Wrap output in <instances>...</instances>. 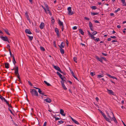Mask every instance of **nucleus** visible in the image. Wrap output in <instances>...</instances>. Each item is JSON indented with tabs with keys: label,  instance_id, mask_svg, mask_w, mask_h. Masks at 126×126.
Masks as SVG:
<instances>
[{
	"label": "nucleus",
	"instance_id": "obj_45",
	"mask_svg": "<svg viewBox=\"0 0 126 126\" xmlns=\"http://www.w3.org/2000/svg\"><path fill=\"white\" fill-rule=\"evenodd\" d=\"M95 40H96L97 42H98V41H100V40L99 39V38H97L96 39H95L94 38V39Z\"/></svg>",
	"mask_w": 126,
	"mask_h": 126
},
{
	"label": "nucleus",
	"instance_id": "obj_2",
	"mask_svg": "<svg viewBox=\"0 0 126 126\" xmlns=\"http://www.w3.org/2000/svg\"><path fill=\"white\" fill-rule=\"evenodd\" d=\"M87 32L88 33V35L91 37L92 39H94L95 38L94 36V35H96L97 34V32L96 31H94L92 33V34H91L90 32L89 31H87Z\"/></svg>",
	"mask_w": 126,
	"mask_h": 126
},
{
	"label": "nucleus",
	"instance_id": "obj_42",
	"mask_svg": "<svg viewBox=\"0 0 126 126\" xmlns=\"http://www.w3.org/2000/svg\"><path fill=\"white\" fill-rule=\"evenodd\" d=\"M123 5L124 6H126V3L125 2V1H124L122 2Z\"/></svg>",
	"mask_w": 126,
	"mask_h": 126
},
{
	"label": "nucleus",
	"instance_id": "obj_21",
	"mask_svg": "<svg viewBox=\"0 0 126 126\" xmlns=\"http://www.w3.org/2000/svg\"><path fill=\"white\" fill-rule=\"evenodd\" d=\"M52 66L53 68L57 71H58L60 68V67L54 65H53Z\"/></svg>",
	"mask_w": 126,
	"mask_h": 126
},
{
	"label": "nucleus",
	"instance_id": "obj_57",
	"mask_svg": "<svg viewBox=\"0 0 126 126\" xmlns=\"http://www.w3.org/2000/svg\"><path fill=\"white\" fill-rule=\"evenodd\" d=\"M8 109L10 111V112L12 113V114H13L12 111V110L10 109L9 108H8Z\"/></svg>",
	"mask_w": 126,
	"mask_h": 126
},
{
	"label": "nucleus",
	"instance_id": "obj_54",
	"mask_svg": "<svg viewBox=\"0 0 126 126\" xmlns=\"http://www.w3.org/2000/svg\"><path fill=\"white\" fill-rule=\"evenodd\" d=\"M28 83L31 86H32V84L31 83V82L29 81H28Z\"/></svg>",
	"mask_w": 126,
	"mask_h": 126
},
{
	"label": "nucleus",
	"instance_id": "obj_49",
	"mask_svg": "<svg viewBox=\"0 0 126 126\" xmlns=\"http://www.w3.org/2000/svg\"><path fill=\"white\" fill-rule=\"evenodd\" d=\"M7 105H8V106L9 107H10V108H13L12 106L11 105H10L9 104V103H8V104H7Z\"/></svg>",
	"mask_w": 126,
	"mask_h": 126
},
{
	"label": "nucleus",
	"instance_id": "obj_5",
	"mask_svg": "<svg viewBox=\"0 0 126 126\" xmlns=\"http://www.w3.org/2000/svg\"><path fill=\"white\" fill-rule=\"evenodd\" d=\"M0 37L1 39L3 41H6L8 42L9 43H10V42L8 40V38L7 36H0Z\"/></svg>",
	"mask_w": 126,
	"mask_h": 126
},
{
	"label": "nucleus",
	"instance_id": "obj_59",
	"mask_svg": "<svg viewBox=\"0 0 126 126\" xmlns=\"http://www.w3.org/2000/svg\"><path fill=\"white\" fill-rule=\"evenodd\" d=\"M59 71V72H60L61 73H63V72L61 70L60 68L59 69V70L58 71Z\"/></svg>",
	"mask_w": 126,
	"mask_h": 126
},
{
	"label": "nucleus",
	"instance_id": "obj_7",
	"mask_svg": "<svg viewBox=\"0 0 126 126\" xmlns=\"http://www.w3.org/2000/svg\"><path fill=\"white\" fill-rule=\"evenodd\" d=\"M25 16L27 18V19L28 20L29 22H30L31 21V20L29 17V15L28 14V12L27 11H26L25 13Z\"/></svg>",
	"mask_w": 126,
	"mask_h": 126
},
{
	"label": "nucleus",
	"instance_id": "obj_11",
	"mask_svg": "<svg viewBox=\"0 0 126 126\" xmlns=\"http://www.w3.org/2000/svg\"><path fill=\"white\" fill-rule=\"evenodd\" d=\"M44 100L45 101H46L48 103H50L51 101V99L48 97L47 98L45 99Z\"/></svg>",
	"mask_w": 126,
	"mask_h": 126
},
{
	"label": "nucleus",
	"instance_id": "obj_52",
	"mask_svg": "<svg viewBox=\"0 0 126 126\" xmlns=\"http://www.w3.org/2000/svg\"><path fill=\"white\" fill-rule=\"evenodd\" d=\"M84 19L87 20H90V19L89 18L86 17H84Z\"/></svg>",
	"mask_w": 126,
	"mask_h": 126
},
{
	"label": "nucleus",
	"instance_id": "obj_15",
	"mask_svg": "<svg viewBox=\"0 0 126 126\" xmlns=\"http://www.w3.org/2000/svg\"><path fill=\"white\" fill-rule=\"evenodd\" d=\"M25 32L26 33L28 34H31L32 33L30 31V30L29 29H26L25 30Z\"/></svg>",
	"mask_w": 126,
	"mask_h": 126
},
{
	"label": "nucleus",
	"instance_id": "obj_23",
	"mask_svg": "<svg viewBox=\"0 0 126 126\" xmlns=\"http://www.w3.org/2000/svg\"><path fill=\"white\" fill-rule=\"evenodd\" d=\"M4 30L5 33L8 35H10V34L8 32V30L7 29H4Z\"/></svg>",
	"mask_w": 126,
	"mask_h": 126
},
{
	"label": "nucleus",
	"instance_id": "obj_1",
	"mask_svg": "<svg viewBox=\"0 0 126 126\" xmlns=\"http://www.w3.org/2000/svg\"><path fill=\"white\" fill-rule=\"evenodd\" d=\"M30 93L32 96H38V94L37 92L34 89H31Z\"/></svg>",
	"mask_w": 126,
	"mask_h": 126
},
{
	"label": "nucleus",
	"instance_id": "obj_13",
	"mask_svg": "<svg viewBox=\"0 0 126 126\" xmlns=\"http://www.w3.org/2000/svg\"><path fill=\"white\" fill-rule=\"evenodd\" d=\"M65 44L63 42H62L60 45H59L60 48H62L64 47Z\"/></svg>",
	"mask_w": 126,
	"mask_h": 126
},
{
	"label": "nucleus",
	"instance_id": "obj_43",
	"mask_svg": "<svg viewBox=\"0 0 126 126\" xmlns=\"http://www.w3.org/2000/svg\"><path fill=\"white\" fill-rule=\"evenodd\" d=\"M47 11H48V13H48V14L50 16H51L52 15V14H51V13L50 11L49 10V9H47Z\"/></svg>",
	"mask_w": 126,
	"mask_h": 126
},
{
	"label": "nucleus",
	"instance_id": "obj_62",
	"mask_svg": "<svg viewBox=\"0 0 126 126\" xmlns=\"http://www.w3.org/2000/svg\"><path fill=\"white\" fill-rule=\"evenodd\" d=\"M47 124V122H45L44 123L43 126H46Z\"/></svg>",
	"mask_w": 126,
	"mask_h": 126
},
{
	"label": "nucleus",
	"instance_id": "obj_14",
	"mask_svg": "<svg viewBox=\"0 0 126 126\" xmlns=\"http://www.w3.org/2000/svg\"><path fill=\"white\" fill-rule=\"evenodd\" d=\"M45 26L44 23L42 22L41 23L39 26V27L41 29L44 28Z\"/></svg>",
	"mask_w": 126,
	"mask_h": 126
},
{
	"label": "nucleus",
	"instance_id": "obj_44",
	"mask_svg": "<svg viewBox=\"0 0 126 126\" xmlns=\"http://www.w3.org/2000/svg\"><path fill=\"white\" fill-rule=\"evenodd\" d=\"M13 62L15 66V64L16 63V62L15 61V59L13 60Z\"/></svg>",
	"mask_w": 126,
	"mask_h": 126
},
{
	"label": "nucleus",
	"instance_id": "obj_28",
	"mask_svg": "<svg viewBox=\"0 0 126 126\" xmlns=\"http://www.w3.org/2000/svg\"><path fill=\"white\" fill-rule=\"evenodd\" d=\"M44 82L48 86H51V85L50 84H49V83H48L46 81H44Z\"/></svg>",
	"mask_w": 126,
	"mask_h": 126
},
{
	"label": "nucleus",
	"instance_id": "obj_32",
	"mask_svg": "<svg viewBox=\"0 0 126 126\" xmlns=\"http://www.w3.org/2000/svg\"><path fill=\"white\" fill-rule=\"evenodd\" d=\"M104 76V75L103 74L98 75H97V78H99Z\"/></svg>",
	"mask_w": 126,
	"mask_h": 126
},
{
	"label": "nucleus",
	"instance_id": "obj_61",
	"mask_svg": "<svg viewBox=\"0 0 126 126\" xmlns=\"http://www.w3.org/2000/svg\"><path fill=\"white\" fill-rule=\"evenodd\" d=\"M90 30L92 31H94V30H93V27H90Z\"/></svg>",
	"mask_w": 126,
	"mask_h": 126
},
{
	"label": "nucleus",
	"instance_id": "obj_17",
	"mask_svg": "<svg viewBox=\"0 0 126 126\" xmlns=\"http://www.w3.org/2000/svg\"><path fill=\"white\" fill-rule=\"evenodd\" d=\"M58 24L60 26H64L63 22L61 21L59 19H58Z\"/></svg>",
	"mask_w": 126,
	"mask_h": 126
},
{
	"label": "nucleus",
	"instance_id": "obj_55",
	"mask_svg": "<svg viewBox=\"0 0 126 126\" xmlns=\"http://www.w3.org/2000/svg\"><path fill=\"white\" fill-rule=\"evenodd\" d=\"M77 27L76 26H75L73 27V29L74 30H76L77 29Z\"/></svg>",
	"mask_w": 126,
	"mask_h": 126
},
{
	"label": "nucleus",
	"instance_id": "obj_31",
	"mask_svg": "<svg viewBox=\"0 0 126 126\" xmlns=\"http://www.w3.org/2000/svg\"><path fill=\"white\" fill-rule=\"evenodd\" d=\"M44 5H45V7L46 8L47 10L49 9L48 6V5L46 3H44Z\"/></svg>",
	"mask_w": 126,
	"mask_h": 126
},
{
	"label": "nucleus",
	"instance_id": "obj_64",
	"mask_svg": "<svg viewBox=\"0 0 126 126\" xmlns=\"http://www.w3.org/2000/svg\"><path fill=\"white\" fill-rule=\"evenodd\" d=\"M101 58L102 59L104 60L105 61H106V58L104 57H102Z\"/></svg>",
	"mask_w": 126,
	"mask_h": 126
},
{
	"label": "nucleus",
	"instance_id": "obj_48",
	"mask_svg": "<svg viewBox=\"0 0 126 126\" xmlns=\"http://www.w3.org/2000/svg\"><path fill=\"white\" fill-rule=\"evenodd\" d=\"M51 22L52 24H53L55 22V20L54 18H52L51 20Z\"/></svg>",
	"mask_w": 126,
	"mask_h": 126
},
{
	"label": "nucleus",
	"instance_id": "obj_8",
	"mask_svg": "<svg viewBox=\"0 0 126 126\" xmlns=\"http://www.w3.org/2000/svg\"><path fill=\"white\" fill-rule=\"evenodd\" d=\"M55 31L56 33L57 36L58 37H60V34L59 33V30L57 28H55Z\"/></svg>",
	"mask_w": 126,
	"mask_h": 126
},
{
	"label": "nucleus",
	"instance_id": "obj_6",
	"mask_svg": "<svg viewBox=\"0 0 126 126\" xmlns=\"http://www.w3.org/2000/svg\"><path fill=\"white\" fill-rule=\"evenodd\" d=\"M68 11V14L70 15H72L73 14V12H72L71 7H68L67 8Z\"/></svg>",
	"mask_w": 126,
	"mask_h": 126
},
{
	"label": "nucleus",
	"instance_id": "obj_12",
	"mask_svg": "<svg viewBox=\"0 0 126 126\" xmlns=\"http://www.w3.org/2000/svg\"><path fill=\"white\" fill-rule=\"evenodd\" d=\"M107 91H108V93L109 94H112L113 95H114V92L112 90L107 89Z\"/></svg>",
	"mask_w": 126,
	"mask_h": 126
},
{
	"label": "nucleus",
	"instance_id": "obj_40",
	"mask_svg": "<svg viewBox=\"0 0 126 126\" xmlns=\"http://www.w3.org/2000/svg\"><path fill=\"white\" fill-rule=\"evenodd\" d=\"M90 74L91 76H93L95 75V73L94 72H91L90 73Z\"/></svg>",
	"mask_w": 126,
	"mask_h": 126
},
{
	"label": "nucleus",
	"instance_id": "obj_38",
	"mask_svg": "<svg viewBox=\"0 0 126 126\" xmlns=\"http://www.w3.org/2000/svg\"><path fill=\"white\" fill-rule=\"evenodd\" d=\"M40 48V49L42 51H44L45 50V48L42 47L41 46Z\"/></svg>",
	"mask_w": 126,
	"mask_h": 126
},
{
	"label": "nucleus",
	"instance_id": "obj_35",
	"mask_svg": "<svg viewBox=\"0 0 126 126\" xmlns=\"http://www.w3.org/2000/svg\"><path fill=\"white\" fill-rule=\"evenodd\" d=\"M89 25L90 28L92 27H93V25L91 22L90 21L89 22Z\"/></svg>",
	"mask_w": 126,
	"mask_h": 126
},
{
	"label": "nucleus",
	"instance_id": "obj_53",
	"mask_svg": "<svg viewBox=\"0 0 126 126\" xmlns=\"http://www.w3.org/2000/svg\"><path fill=\"white\" fill-rule=\"evenodd\" d=\"M108 116L110 118H111V116L109 114V112L108 113H107V114Z\"/></svg>",
	"mask_w": 126,
	"mask_h": 126
},
{
	"label": "nucleus",
	"instance_id": "obj_47",
	"mask_svg": "<svg viewBox=\"0 0 126 126\" xmlns=\"http://www.w3.org/2000/svg\"><path fill=\"white\" fill-rule=\"evenodd\" d=\"M58 122L60 124H62V123H64V121H63L62 120H61L60 121H59Z\"/></svg>",
	"mask_w": 126,
	"mask_h": 126
},
{
	"label": "nucleus",
	"instance_id": "obj_19",
	"mask_svg": "<svg viewBox=\"0 0 126 126\" xmlns=\"http://www.w3.org/2000/svg\"><path fill=\"white\" fill-rule=\"evenodd\" d=\"M64 112L63 110L62 109L60 110V113L63 116H65V113H63Z\"/></svg>",
	"mask_w": 126,
	"mask_h": 126
},
{
	"label": "nucleus",
	"instance_id": "obj_63",
	"mask_svg": "<svg viewBox=\"0 0 126 126\" xmlns=\"http://www.w3.org/2000/svg\"><path fill=\"white\" fill-rule=\"evenodd\" d=\"M66 43L67 46H68L69 43L67 40V39L66 40Z\"/></svg>",
	"mask_w": 126,
	"mask_h": 126
},
{
	"label": "nucleus",
	"instance_id": "obj_30",
	"mask_svg": "<svg viewBox=\"0 0 126 126\" xmlns=\"http://www.w3.org/2000/svg\"><path fill=\"white\" fill-rule=\"evenodd\" d=\"M53 118H54L55 119V120L56 121H57L59 120H60L61 119L60 117H60H57L56 116H54Z\"/></svg>",
	"mask_w": 126,
	"mask_h": 126
},
{
	"label": "nucleus",
	"instance_id": "obj_58",
	"mask_svg": "<svg viewBox=\"0 0 126 126\" xmlns=\"http://www.w3.org/2000/svg\"><path fill=\"white\" fill-rule=\"evenodd\" d=\"M62 27L61 28L62 31H63L64 29V26H62Z\"/></svg>",
	"mask_w": 126,
	"mask_h": 126
},
{
	"label": "nucleus",
	"instance_id": "obj_33",
	"mask_svg": "<svg viewBox=\"0 0 126 126\" xmlns=\"http://www.w3.org/2000/svg\"><path fill=\"white\" fill-rule=\"evenodd\" d=\"M77 58L76 57H74L73 58V61L76 63H77Z\"/></svg>",
	"mask_w": 126,
	"mask_h": 126
},
{
	"label": "nucleus",
	"instance_id": "obj_24",
	"mask_svg": "<svg viewBox=\"0 0 126 126\" xmlns=\"http://www.w3.org/2000/svg\"><path fill=\"white\" fill-rule=\"evenodd\" d=\"M79 32L82 35H83L84 34V32L81 29H79Z\"/></svg>",
	"mask_w": 126,
	"mask_h": 126
},
{
	"label": "nucleus",
	"instance_id": "obj_39",
	"mask_svg": "<svg viewBox=\"0 0 126 126\" xmlns=\"http://www.w3.org/2000/svg\"><path fill=\"white\" fill-rule=\"evenodd\" d=\"M91 8L93 10H95L97 8V7L96 6H92L91 7Z\"/></svg>",
	"mask_w": 126,
	"mask_h": 126
},
{
	"label": "nucleus",
	"instance_id": "obj_50",
	"mask_svg": "<svg viewBox=\"0 0 126 126\" xmlns=\"http://www.w3.org/2000/svg\"><path fill=\"white\" fill-rule=\"evenodd\" d=\"M110 37L111 38H112L114 39H116V37L115 36H110Z\"/></svg>",
	"mask_w": 126,
	"mask_h": 126
},
{
	"label": "nucleus",
	"instance_id": "obj_22",
	"mask_svg": "<svg viewBox=\"0 0 126 126\" xmlns=\"http://www.w3.org/2000/svg\"><path fill=\"white\" fill-rule=\"evenodd\" d=\"M9 64L8 63H6L4 64L5 67L7 69H8L9 68Z\"/></svg>",
	"mask_w": 126,
	"mask_h": 126
},
{
	"label": "nucleus",
	"instance_id": "obj_34",
	"mask_svg": "<svg viewBox=\"0 0 126 126\" xmlns=\"http://www.w3.org/2000/svg\"><path fill=\"white\" fill-rule=\"evenodd\" d=\"M27 36L28 37H29V39H30V41H31L32 40L33 38V36H30L29 35H27Z\"/></svg>",
	"mask_w": 126,
	"mask_h": 126
},
{
	"label": "nucleus",
	"instance_id": "obj_41",
	"mask_svg": "<svg viewBox=\"0 0 126 126\" xmlns=\"http://www.w3.org/2000/svg\"><path fill=\"white\" fill-rule=\"evenodd\" d=\"M120 8H118V9H117V10H115L114 12L115 13H117L118 12V11H120Z\"/></svg>",
	"mask_w": 126,
	"mask_h": 126
},
{
	"label": "nucleus",
	"instance_id": "obj_26",
	"mask_svg": "<svg viewBox=\"0 0 126 126\" xmlns=\"http://www.w3.org/2000/svg\"><path fill=\"white\" fill-rule=\"evenodd\" d=\"M66 79V78H65L64 76L63 77V79L61 81V83H62L63 82V83H64V82H66L65 79Z\"/></svg>",
	"mask_w": 126,
	"mask_h": 126
},
{
	"label": "nucleus",
	"instance_id": "obj_25",
	"mask_svg": "<svg viewBox=\"0 0 126 126\" xmlns=\"http://www.w3.org/2000/svg\"><path fill=\"white\" fill-rule=\"evenodd\" d=\"M60 50L61 53L62 54H64V50L63 48H60Z\"/></svg>",
	"mask_w": 126,
	"mask_h": 126
},
{
	"label": "nucleus",
	"instance_id": "obj_18",
	"mask_svg": "<svg viewBox=\"0 0 126 126\" xmlns=\"http://www.w3.org/2000/svg\"><path fill=\"white\" fill-rule=\"evenodd\" d=\"M57 74L59 76V77L62 80L63 79V77L62 76V75L58 72H57Z\"/></svg>",
	"mask_w": 126,
	"mask_h": 126
},
{
	"label": "nucleus",
	"instance_id": "obj_3",
	"mask_svg": "<svg viewBox=\"0 0 126 126\" xmlns=\"http://www.w3.org/2000/svg\"><path fill=\"white\" fill-rule=\"evenodd\" d=\"M15 75L17 76V78L19 79V81H20V76L19 75L18 73V66H16V67L15 68Z\"/></svg>",
	"mask_w": 126,
	"mask_h": 126
},
{
	"label": "nucleus",
	"instance_id": "obj_27",
	"mask_svg": "<svg viewBox=\"0 0 126 126\" xmlns=\"http://www.w3.org/2000/svg\"><path fill=\"white\" fill-rule=\"evenodd\" d=\"M62 86V87H63V88L65 90H66L67 89V88L65 86V85L64 84V83H63V82L62 83H61Z\"/></svg>",
	"mask_w": 126,
	"mask_h": 126
},
{
	"label": "nucleus",
	"instance_id": "obj_29",
	"mask_svg": "<svg viewBox=\"0 0 126 126\" xmlns=\"http://www.w3.org/2000/svg\"><path fill=\"white\" fill-rule=\"evenodd\" d=\"M98 14H99L98 13V12H96V13L91 12V15L93 16H94L95 15H98Z\"/></svg>",
	"mask_w": 126,
	"mask_h": 126
},
{
	"label": "nucleus",
	"instance_id": "obj_60",
	"mask_svg": "<svg viewBox=\"0 0 126 126\" xmlns=\"http://www.w3.org/2000/svg\"><path fill=\"white\" fill-rule=\"evenodd\" d=\"M95 99L96 100V101H97V102H98V101L99 100V99L97 97H96L95 98Z\"/></svg>",
	"mask_w": 126,
	"mask_h": 126
},
{
	"label": "nucleus",
	"instance_id": "obj_9",
	"mask_svg": "<svg viewBox=\"0 0 126 126\" xmlns=\"http://www.w3.org/2000/svg\"><path fill=\"white\" fill-rule=\"evenodd\" d=\"M95 58L98 61H100V62H101V63H103V60L101 58H99L97 55H95Z\"/></svg>",
	"mask_w": 126,
	"mask_h": 126
},
{
	"label": "nucleus",
	"instance_id": "obj_51",
	"mask_svg": "<svg viewBox=\"0 0 126 126\" xmlns=\"http://www.w3.org/2000/svg\"><path fill=\"white\" fill-rule=\"evenodd\" d=\"M107 75L110 78H112L113 76H111L110 74H107Z\"/></svg>",
	"mask_w": 126,
	"mask_h": 126
},
{
	"label": "nucleus",
	"instance_id": "obj_4",
	"mask_svg": "<svg viewBox=\"0 0 126 126\" xmlns=\"http://www.w3.org/2000/svg\"><path fill=\"white\" fill-rule=\"evenodd\" d=\"M111 111V115H112V117H111V118H110V120L111 121L113 120L114 122L115 123H117V121L116 120V119L115 118L114 114L113 113V112L111 111V110H110Z\"/></svg>",
	"mask_w": 126,
	"mask_h": 126
},
{
	"label": "nucleus",
	"instance_id": "obj_10",
	"mask_svg": "<svg viewBox=\"0 0 126 126\" xmlns=\"http://www.w3.org/2000/svg\"><path fill=\"white\" fill-rule=\"evenodd\" d=\"M103 116L106 121H108L109 122L111 123V121H110V119L109 118H107L106 116V115L105 114L103 115Z\"/></svg>",
	"mask_w": 126,
	"mask_h": 126
},
{
	"label": "nucleus",
	"instance_id": "obj_36",
	"mask_svg": "<svg viewBox=\"0 0 126 126\" xmlns=\"http://www.w3.org/2000/svg\"><path fill=\"white\" fill-rule=\"evenodd\" d=\"M41 6L44 9V10L46 13L47 14V10H46V8H45L44 7V6H43L42 5H41Z\"/></svg>",
	"mask_w": 126,
	"mask_h": 126
},
{
	"label": "nucleus",
	"instance_id": "obj_56",
	"mask_svg": "<svg viewBox=\"0 0 126 126\" xmlns=\"http://www.w3.org/2000/svg\"><path fill=\"white\" fill-rule=\"evenodd\" d=\"M117 42V40L115 39L114 40H112L111 41V42L112 43H113L114 42Z\"/></svg>",
	"mask_w": 126,
	"mask_h": 126
},
{
	"label": "nucleus",
	"instance_id": "obj_37",
	"mask_svg": "<svg viewBox=\"0 0 126 126\" xmlns=\"http://www.w3.org/2000/svg\"><path fill=\"white\" fill-rule=\"evenodd\" d=\"M3 101L5 102L7 104H8V103H9L4 98L3 99Z\"/></svg>",
	"mask_w": 126,
	"mask_h": 126
},
{
	"label": "nucleus",
	"instance_id": "obj_16",
	"mask_svg": "<svg viewBox=\"0 0 126 126\" xmlns=\"http://www.w3.org/2000/svg\"><path fill=\"white\" fill-rule=\"evenodd\" d=\"M71 117L72 121H73L75 124H77V125H79V123L77 121L74 119L72 117Z\"/></svg>",
	"mask_w": 126,
	"mask_h": 126
},
{
	"label": "nucleus",
	"instance_id": "obj_46",
	"mask_svg": "<svg viewBox=\"0 0 126 126\" xmlns=\"http://www.w3.org/2000/svg\"><path fill=\"white\" fill-rule=\"evenodd\" d=\"M4 98V97H3L0 94V98L1 99L2 101H3V99Z\"/></svg>",
	"mask_w": 126,
	"mask_h": 126
},
{
	"label": "nucleus",
	"instance_id": "obj_20",
	"mask_svg": "<svg viewBox=\"0 0 126 126\" xmlns=\"http://www.w3.org/2000/svg\"><path fill=\"white\" fill-rule=\"evenodd\" d=\"M38 92L40 94L43 95L45 96H47V95L44 94V93L43 92H42L40 89H39Z\"/></svg>",
	"mask_w": 126,
	"mask_h": 126
}]
</instances>
